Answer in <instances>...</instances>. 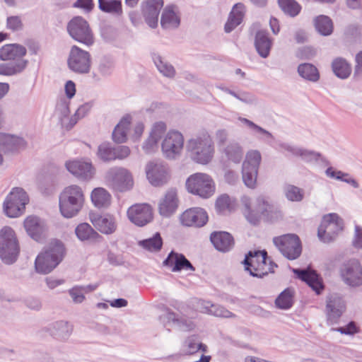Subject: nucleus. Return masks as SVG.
<instances>
[{
  "mask_svg": "<svg viewBox=\"0 0 362 362\" xmlns=\"http://www.w3.org/2000/svg\"><path fill=\"white\" fill-rule=\"evenodd\" d=\"M241 201L245 207V218L253 226H259L262 219L265 223H273L281 216V211L264 197H258L253 206L249 197L243 196Z\"/></svg>",
  "mask_w": 362,
  "mask_h": 362,
  "instance_id": "2",
  "label": "nucleus"
},
{
  "mask_svg": "<svg viewBox=\"0 0 362 362\" xmlns=\"http://www.w3.org/2000/svg\"><path fill=\"white\" fill-rule=\"evenodd\" d=\"M153 61L158 70L164 76L168 78H173L175 75V69L173 65L163 60L162 57L158 53H151Z\"/></svg>",
  "mask_w": 362,
  "mask_h": 362,
  "instance_id": "49",
  "label": "nucleus"
},
{
  "mask_svg": "<svg viewBox=\"0 0 362 362\" xmlns=\"http://www.w3.org/2000/svg\"><path fill=\"white\" fill-rule=\"evenodd\" d=\"M209 240L214 247L218 252L226 253L235 246L233 235L226 230H214L210 233Z\"/></svg>",
  "mask_w": 362,
  "mask_h": 362,
  "instance_id": "24",
  "label": "nucleus"
},
{
  "mask_svg": "<svg viewBox=\"0 0 362 362\" xmlns=\"http://www.w3.org/2000/svg\"><path fill=\"white\" fill-rule=\"evenodd\" d=\"M145 171L148 182L156 187L164 186L171 178L170 168L164 162L148 161Z\"/></svg>",
  "mask_w": 362,
  "mask_h": 362,
  "instance_id": "16",
  "label": "nucleus"
},
{
  "mask_svg": "<svg viewBox=\"0 0 362 362\" xmlns=\"http://www.w3.org/2000/svg\"><path fill=\"white\" fill-rule=\"evenodd\" d=\"M163 266L169 269L172 272L177 273L182 271L196 270L195 267L183 253L171 250L163 261Z\"/></svg>",
  "mask_w": 362,
  "mask_h": 362,
  "instance_id": "21",
  "label": "nucleus"
},
{
  "mask_svg": "<svg viewBox=\"0 0 362 362\" xmlns=\"http://www.w3.org/2000/svg\"><path fill=\"white\" fill-rule=\"evenodd\" d=\"M352 246L358 250L362 249V226L356 224L354 226V235L352 240Z\"/></svg>",
  "mask_w": 362,
  "mask_h": 362,
  "instance_id": "64",
  "label": "nucleus"
},
{
  "mask_svg": "<svg viewBox=\"0 0 362 362\" xmlns=\"http://www.w3.org/2000/svg\"><path fill=\"white\" fill-rule=\"evenodd\" d=\"M21 246L15 230L11 226L0 230V259L6 265L16 263L19 257Z\"/></svg>",
  "mask_w": 362,
  "mask_h": 362,
  "instance_id": "5",
  "label": "nucleus"
},
{
  "mask_svg": "<svg viewBox=\"0 0 362 362\" xmlns=\"http://www.w3.org/2000/svg\"><path fill=\"white\" fill-rule=\"evenodd\" d=\"M90 221L97 231L104 235H112L117 228L116 218L114 215L106 213L105 214H90Z\"/></svg>",
  "mask_w": 362,
  "mask_h": 362,
  "instance_id": "22",
  "label": "nucleus"
},
{
  "mask_svg": "<svg viewBox=\"0 0 362 362\" xmlns=\"http://www.w3.org/2000/svg\"><path fill=\"white\" fill-rule=\"evenodd\" d=\"M113 62L110 56H104L100 61L98 71L103 76L111 74Z\"/></svg>",
  "mask_w": 362,
  "mask_h": 362,
  "instance_id": "60",
  "label": "nucleus"
},
{
  "mask_svg": "<svg viewBox=\"0 0 362 362\" xmlns=\"http://www.w3.org/2000/svg\"><path fill=\"white\" fill-rule=\"evenodd\" d=\"M195 302L197 304L196 310L200 313L223 318H230L236 316L233 313L221 305L213 304L210 301L198 298H195Z\"/></svg>",
  "mask_w": 362,
  "mask_h": 362,
  "instance_id": "31",
  "label": "nucleus"
},
{
  "mask_svg": "<svg viewBox=\"0 0 362 362\" xmlns=\"http://www.w3.org/2000/svg\"><path fill=\"white\" fill-rule=\"evenodd\" d=\"M273 243L280 253L291 261L299 258L303 252L302 241L296 233L275 236L273 238Z\"/></svg>",
  "mask_w": 362,
  "mask_h": 362,
  "instance_id": "10",
  "label": "nucleus"
},
{
  "mask_svg": "<svg viewBox=\"0 0 362 362\" xmlns=\"http://www.w3.org/2000/svg\"><path fill=\"white\" fill-rule=\"evenodd\" d=\"M344 35L351 42H357L362 37V26L358 23L349 24L344 29Z\"/></svg>",
  "mask_w": 362,
  "mask_h": 362,
  "instance_id": "52",
  "label": "nucleus"
},
{
  "mask_svg": "<svg viewBox=\"0 0 362 362\" xmlns=\"http://www.w3.org/2000/svg\"><path fill=\"white\" fill-rule=\"evenodd\" d=\"M317 54L315 48L311 46H304L298 49L296 57L301 60H310Z\"/></svg>",
  "mask_w": 362,
  "mask_h": 362,
  "instance_id": "59",
  "label": "nucleus"
},
{
  "mask_svg": "<svg viewBox=\"0 0 362 362\" xmlns=\"http://www.w3.org/2000/svg\"><path fill=\"white\" fill-rule=\"evenodd\" d=\"M26 54L25 47L18 43L6 44L0 48V60L4 62L23 59Z\"/></svg>",
  "mask_w": 362,
  "mask_h": 362,
  "instance_id": "34",
  "label": "nucleus"
},
{
  "mask_svg": "<svg viewBox=\"0 0 362 362\" xmlns=\"http://www.w3.org/2000/svg\"><path fill=\"white\" fill-rule=\"evenodd\" d=\"M184 146V136L177 130L168 132L161 143L163 156L168 160H175L182 153Z\"/></svg>",
  "mask_w": 362,
  "mask_h": 362,
  "instance_id": "18",
  "label": "nucleus"
},
{
  "mask_svg": "<svg viewBox=\"0 0 362 362\" xmlns=\"http://www.w3.org/2000/svg\"><path fill=\"white\" fill-rule=\"evenodd\" d=\"M85 203V195L82 188L77 185L64 187L59 196L60 214L66 219L77 216Z\"/></svg>",
  "mask_w": 362,
  "mask_h": 362,
  "instance_id": "4",
  "label": "nucleus"
},
{
  "mask_svg": "<svg viewBox=\"0 0 362 362\" xmlns=\"http://www.w3.org/2000/svg\"><path fill=\"white\" fill-rule=\"evenodd\" d=\"M274 41V38L270 36L267 30L259 29L256 31L254 46L259 57L266 59L269 56Z\"/></svg>",
  "mask_w": 362,
  "mask_h": 362,
  "instance_id": "29",
  "label": "nucleus"
},
{
  "mask_svg": "<svg viewBox=\"0 0 362 362\" xmlns=\"http://www.w3.org/2000/svg\"><path fill=\"white\" fill-rule=\"evenodd\" d=\"M181 23L180 12L175 4L167 5L161 14L160 26L163 29H176Z\"/></svg>",
  "mask_w": 362,
  "mask_h": 362,
  "instance_id": "33",
  "label": "nucleus"
},
{
  "mask_svg": "<svg viewBox=\"0 0 362 362\" xmlns=\"http://www.w3.org/2000/svg\"><path fill=\"white\" fill-rule=\"evenodd\" d=\"M242 180L245 186L249 189H254L257 187V176L259 169L255 168L247 163L242 165L241 169Z\"/></svg>",
  "mask_w": 362,
  "mask_h": 362,
  "instance_id": "43",
  "label": "nucleus"
},
{
  "mask_svg": "<svg viewBox=\"0 0 362 362\" xmlns=\"http://www.w3.org/2000/svg\"><path fill=\"white\" fill-rule=\"evenodd\" d=\"M290 271L296 279L300 280L308 285L317 296L323 293L325 284L320 274L315 269H311L310 265L305 269L294 268L288 265Z\"/></svg>",
  "mask_w": 362,
  "mask_h": 362,
  "instance_id": "15",
  "label": "nucleus"
},
{
  "mask_svg": "<svg viewBox=\"0 0 362 362\" xmlns=\"http://www.w3.org/2000/svg\"><path fill=\"white\" fill-rule=\"evenodd\" d=\"M111 199L110 193L101 187L94 188L90 193L91 202L99 209L108 207L111 204Z\"/></svg>",
  "mask_w": 362,
  "mask_h": 362,
  "instance_id": "39",
  "label": "nucleus"
},
{
  "mask_svg": "<svg viewBox=\"0 0 362 362\" xmlns=\"http://www.w3.org/2000/svg\"><path fill=\"white\" fill-rule=\"evenodd\" d=\"M65 168L69 173L81 181H90L96 174L95 167L88 158H81L66 160Z\"/></svg>",
  "mask_w": 362,
  "mask_h": 362,
  "instance_id": "17",
  "label": "nucleus"
},
{
  "mask_svg": "<svg viewBox=\"0 0 362 362\" xmlns=\"http://www.w3.org/2000/svg\"><path fill=\"white\" fill-rule=\"evenodd\" d=\"M137 245L151 253L161 251L163 246V239L160 232H156L151 237L138 241Z\"/></svg>",
  "mask_w": 362,
  "mask_h": 362,
  "instance_id": "38",
  "label": "nucleus"
},
{
  "mask_svg": "<svg viewBox=\"0 0 362 362\" xmlns=\"http://www.w3.org/2000/svg\"><path fill=\"white\" fill-rule=\"evenodd\" d=\"M57 175L54 173H45L39 180V188L45 195L52 194L57 185Z\"/></svg>",
  "mask_w": 362,
  "mask_h": 362,
  "instance_id": "46",
  "label": "nucleus"
},
{
  "mask_svg": "<svg viewBox=\"0 0 362 362\" xmlns=\"http://www.w3.org/2000/svg\"><path fill=\"white\" fill-rule=\"evenodd\" d=\"M23 24L18 16H11L7 17L6 28L12 31H18L22 30Z\"/></svg>",
  "mask_w": 362,
  "mask_h": 362,
  "instance_id": "62",
  "label": "nucleus"
},
{
  "mask_svg": "<svg viewBox=\"0 0 362 362\" xmlns=\"http://www.w3.org/2000/svg\"><path fill=\"white\" fill-rule=\"evenodd\" d=\"M236 200L226 193L219 195L214 204L216 212L218 215H223L226 211L231 212L234 210Z\"/></svg>",
  "mask_w": 362,
  "mask_h": 362,
  "instance_id": "45",
  "label": "nucleus"
},
{
  "mask_svg": "<svg viewBox=\"0 0 362 362\" xmlns=\"http://www.w3.org/2000/svg\"><path fill=\"white\" fill-rule=\"evenodd\" d=\"M239 119L243 124L246 125L247 127H249L250 129H252L255 133L263 135L268 139L273 138V136L271 132H269L267 129L262 128V127L257 125L252 120H250L245 117H240Z\"/></svg>",
  "mask_w": 362,
  "mask_h": 362,
  "instance_id": "55",
  "label": "nucleus"
},
{
  "mask_svg": "<svg viewBox=\"0 0 362 362\" xmlns=\"http://www.w3.org/2000/svg\"><path fill=\"white\" fill-rule=\"evenodd\" d=\"M327 318L332 324L337 323L344 311L335 308L331 303H327Z\"/></svg>",
  "mask_w": 362,
  "mask_h": 362,
  "instance_id": "58",
  "label": "nucleus"
},
{
  "mask_svg": "<svg viewBox=\"0 0 362 362\" xmlns=\"http://www.w3.org/2000/svg\"><path fill=\"white\" fill-rule=\"evenodd\" d=\"M334 75L339 79H347L351 74V64L344 57H338L333 59L331 64Z\"/></svg>",
  "mask_w": 362,
  "mask_h": 362,
  "instance_id": "36",
  "label": "nucleus"
},
{
  "mask_svg": "<svg viewBox=\"0 0 362 362\" xmlns=\"http://www.w3.org/2000/svg\"><path fill=\"white\" fill-rule=\"evenodd\" d=\"M164 5L163 0H144L141 4V11L146 23L151 28L158 24V16Z\"/></svg>",
  "mask_w": 362,
  "mask_h": 362,
  "instance_id": "23",
  "label": "nucleus"
},
{
  "mask_svg": "<svg viewBox=\"0 0 362 362\" xmlns=\"http://www.w3.org/2000/svg\"><path fill=\"white\" fill-rule=\"evenodd\" d=\"M314 26L316 31L322 36L331 35L334 32V23L332 19L324 14H320L314 18Z\"/></svg>",
  "mask_w": 362,
  "mask_h": 362,
  "instance_id": "40",
  "label": "nucleus"
},
{
  "mask_svg": "<svg viewBox=\"0 0 362 362\" xmlns=\"http://www.w3.org/2000/svg\"><path fill=\"white\" fill-rule=\"evenodd\" d=\"M119 33V30L110 24L103 23L100 26V37L105 43H112L116 41Z\"/></svg>",
  "mask_w": 362,
  "mask_h": 362,
  "instance_id": "50",
  "label": "nucleus"
},
{
  "mask_svg": "<svg viewBox=\"0 0 362 362\" xmlns=\"http://www.w3.org/2000/svg\"><path fill=\"white\" fill-rule=\"evenodd\" d=\"M224 153L227 158L234 163H240L243 159V150L242 146L238 144H230L224 148Z\"/></svg>",
  "mask_w": 362,
  "mask_h": 362,
  "instance_id": "51",
  "label": "nucleus"
},
{
  "mask_svg": "<svg viewBox=\"0 0 362 362\" xmlns=\"http://www.w3.org/2000/svg\"><path fill=\"white\" fill-rule=\"evenodd\" d=\"M167 130V125L165 122L159 121L155 122L151 128L150 134L151 136L157 138V136H160V139L163 138L165 132Z\"/></svg>",
  "mask_w": 362,
  "mask_h": 362,
  "instance_id": "63",
  "label": "nucleus"
},
{
  "mask_svg": "<svg viewBox=\"0 0 362 362\" xmlns=\"http://www.w3.org/2000/svg\"><path fill=\"white\" fill-rule=\"evenodd\" d=\"M23 227L32 240L38 243L43 242L45 224L41 218L35 215L27 216L23 221Z\"/></svg>",
  "mask_w": 362,
  "mask_h": 362,
  "instance_id": "27",
  "label": "nucleus"
},
{
  "mask_svg": "<svg viewBox=\"0 0 362 362\" xmlns=\"http://www.w3.org/2000/svg\"><path fill=\"white\" fill-rule=\"evenodd\" d=\"M127 215L131 223L144 227L153 219V209L148 203L134 204L129 206Z\"/></svg>",
  "mask_w": 362,
  "mask_h": 362,
  "instance_id": "19",
  "label": "nucleus"
},
{
  "mask_svg": "<svg viewBox=\"0 0 362 362\" xmlns=\"http://www.w3.org/2000/svg\"><path fill=\"white\" fill-rule=\"evenodd\" d=\"M298 75L303 79L310 82H317L320 78V73L313 64L304 62L298 64L297 67Z\"/></svg>",
  "mask_w": 362,
  "mask_h": 362,
  "instance_id": "41",
  "label": "nucleus"
},
{
  "mask_svg": "<svg viewBox=\"0 0 362 362\" xmlns=\"http://www.w3.org/2000/svg\"><path fill=\"white\" fill-rule=\"evenodd\" d=\"M29 196L21 187H13L6 195L3 203V211L6 216L14 218L23 215L25 206L29 203Z\"/></svg>",
  "mask_w": 362,
  "mask_h": 362,
  "instance_id": "8",
  "label": "nucleus"
},
{
  "mask_svg": "<svg viewBox=\"0 0 362 362\" xmlns=\"http://www.w3.org/2000/svg\"><path fill=\"white\" fill-rule=\"evenodd\" d=\"M105 185L114 192L125 193L131 191L134 186L132 172L122 166L110 168L104 175Z\"/></svg>",
  "mask_w": 362,
  "mask_h": 362,
  "instance_id": "6",
  "label": "nucleus"
},
{
  "mask_svg": "<svg viewBox=\"0 0 362 362\" xmlns=\"http://www.w3.org/2000/svg\"><path fill=\"white\" fill-rule=\"evenodd\" d=\"M66 255L65 244L58 238H53L37 255L34 267L40 274H48L63 261Z\"/></svg>",
  "mask_w": 362,
  "mask_h": 362,
  "instance_id": "3",
  "label": "nucleus"
},
{
  "mask_svg": "<svg viewBox=\"0 0 362 362\" xmlns=\"http://www.w3.org/2000/svg\"><path fill=\"white\" fill-rule=\"evenodd\" d=\"M286 197L291 202H300L304 198V191L295 185H288L286 192Z\"/></svg>",
  "mask_w": 362,
  "mask_h": 362,
  "instance_id": "56",
  "label": "nucleus"
},
{
  "mask_svg": "<svg viewBox=\"0 0 362 362\" xmlns=\"http://www.w3.org/2000/svg\"><path fill=\"white\" fill-rule=\"evenodd\" d=\"M132 121L131 115H124L115 125L112 132V139L117 144H124L128 139V131Z\"/></svg>",
  "mask_w": 362,
  "mask_h": 362,
  "instance_id": "35",
  "label": "nucleus"
},
{
  "mask_svg": "<svg viewBox=\"0 0 362 362\" xmlns=\"http://www.w3.org/2000/svg\"><path fill=\"white\" fill-rule=\"evenodd\" d=\"M187 191L193 195L207 199L211 197L216 191V185L211 176L204 173H195L186 180Z\"/></svg>",
  "mask_w": 362,
  "mask_h": 362,
  "instance_id": "7",
  "label": "nucleus"
},
{
  "mask_svg": "<svg viewBox=\"0 0 362 362\" xmlns=\"http://www.w3.org/2000/svg\"><path fill=\"white\" fill-rule=\"evenodd\" d=\"M28 59H20L14 63L0 64V75L5 76H15L22 73L28 65Z\"/></svg>",
  "mask_w": 362,
  "mask_h": 362,
  "instance_id": "42",
  "label": "nucleus"
},
{
  "mask_svg": "<svg viewBox=\"0 0 362 362\" xmlns=\"http://www.w3.org/2000/svg\"><path fill=\"white\" fill-rule=\"evenodd\" d=\"M179 199L177 189L171 188L167 191L164 198L158 204L159 214L163 217L168 218L174 214L178 208Z\"/></svg>",
  "mask_w": 362,
  "mask_h": 362,
  "instance_id": "32",
  "label": "nucleus"
},
{
  "mask_svg": "<svg viewBox=\"0 0 362 362\" xmlns=\"http://www.w3.org/2000/svg\"><path fill=\"white\" fill-rule=\"evenodd\" d=\"M66 31L74 40L88 47L95 43V37L89 23L81 16H75L69 21Z\"/></svg>",
  "mask_w": 362,
  "mask_h": 362,
  "instance_id": "9",
  "label": "nucleus"
},
{
  "mask_svg": "<svg viewBox=\"0 0 362 362\" xmlns=\"http://www.w3.org/2000/svg\"><path fill=\"white\" fill-rule=\"evenodd\" d=\"M187 149L190 152L192 160L198 164L206 165L214 157V144L209 138L198 136L190 139L187 141Z\"/></svg>",
  "mask_w": 362,
  "mask_h": 362,
  "instance_id": "11",
  "label": "nucleus"
},
{
  "mask_svg": "<svg viewBox=\"0 0 362 362\" xmlns=\"http://www.w3.org/2000/svg\"><path fill=\"white\" fill-rule=\"evenodd\" d=\"M295 303V290L293 287L284 288L275 298L274 305L277 309L288 310Z\"/></svg>",
  "mask_w": 362,
  "mask_h": 362,
  "instance_id": "37",
  "label": "nucleus"
},
{
  "mask_svg": "<svg viewBox=\"0 0 362 362\" xmlns=\"http://www.w3.org/2000/svg\"><path fill=\"white\" fill-rule=\"evenodd\" d=\"M0 146L5 153H18L27 148L28 142L22 136L0 132Z\"/></svg>",
  "mask_w": 362,
  "mask_h": 362,
  "instance_id": "26",
  "label": "nucleus"
},
{
  "mask_svg": "<svg viewBox=\"0 0 362 362\" xmlns=\"http://www.w3.org/2000/svg\"><path fill=\"white\" fill-rule=\"evenodd\" d=\"M42 332L47 333L58 341H65L73 332V325L68 321L57 320L42 328Z\"/></svg>",
  "mask_w": 362,
  "mask_h": 362,
  "instance_id": "25",
  "label": "nucleus"
},
{
  "mask_svg": "<svg viewBox=\"0 0 362 362\" xmlns=\"http://www.w3.org/2000/svg\"><path fill=\"white\" fill-rule=\"evenodd\" d=\"M339 274L347 286L351 288L362 286V265L359 259L350 258L345 260L340 266Z\"/></svg>",
  "mask_w": 362,
  "mask_h": 362,
  "instance_id": "14",
  "label": "nucleus"
},
{
  "mask_svg": "<svg viewBox=\"0 0 362 362\" xmlns=\"http://www.w3.org/2000/svg\"><path fill=\"white\" fill-rule=\"evenodd\" d=\"M92 57L89 52L74 45L69 51L67 66L78 74H88L91 69Z\"/></svg>",
  "mask_w": 362,
  "mask_h": 362,
  "instance_id": "13",
  "label": "nucleus"
},
{
  "mask_svg": "<svg viewBox=\"0 0 362 362\" xmlns=\"http://www.w3.org/2000/svg\"><path fill=\"white\" fill-rule=\"evenodd\" d=\"M209 215L205 209L199 206L190 207L180 215L182 226L202 228L209 222Z\"/></svg>",
  "mask_w": 362,
  "mask_h": 362,
  "instance_id": "20",
  "label": "nucleus"
},
{
  "mask_svg": "<svg viewBox=\"0 0 362 362\" xmlns=\"http://www.w3.org/2000/svg\"><path fill=\"white\" fill-rule=\"evenodd\" d=\"M341 334L354 336V334L360 332V327L355 321H350L346 325L338 327L334 329Z\"/></svg>",
  "mask_w": 362,
  "mask_h": 362,
  "instance_id": "57",
  "label": "nucleus"
},
{
  "mask_svg": "<svg viewBox=\"0 0 362 362\" xmlns=\"http://www.w3.org/2000/svg\"><path fill=\"white\" fill-rule=\"evenodd\" d=\"M280 146L293 155L300 157L306 163L321 161L325 165H330L329 161L320 152L303 148H295L286 143H281Z\"/></svg>",
  "mask_w": 362,
  "mask_h": 362,
  "instance_id": "30",
  "label": "nucleus"
},
{
  "mask_svg": "<svg viewBox=\"0 0 362 362\" xmlns=\"http://www.w3.org/2000/svg\"><path fill=\"white\" fill-rule=\"evenodd\" d=\"M262 162V155L258 150H250L247 152L245 159L242 165L247 163L255 168L259 169Z\"/></svg>",
  "mask_w": 362,
  "mask_h": 362,
  "instance_id": "53",
  "label": "nucleus"
},
{
  "mask_svg": "<svg viewBox=\"0 0 362 362\" xmlns=\"http://www.w3.org/2000/svg\"><path fill=\"white\" fill-rule=\"evenodd\" d=\"M74 233L81 243L94 245L104 241L103 236L87 222L78 223L74 229Z\"/></svg>",
  "mask_w": 362,
  "mask_h": 362,
  "instance_id": "28",
  "label": "nucleus"
},
{
  "mask_svg": "<svg viewBox=\"0 0 362 362\" xmlns=\"http://www.w3.org/2000/svg\"><path fill=\"white\" fill-rule=\"evenodd\" d=\"M160 140V136L157 138L149 134L148 137L144 141L142 144V149L146 154H152L156 152L158 148V144Z\"/></svg>",
  "mask_w": 362,
  "mask_h": 362,
  "instance_id": "54",
  "label": "nucleus"
},
{
  "mask_svg": "<svg viewBox=\"0 0 362 362\" xmlns=\"http://www.w3.org/2000/svg\"><path fill=\"white\" fill-rule=\"evenodd\" d=\"M96 156L101 162L110 163L115 160L114 156L113 145L109 141H104L98 146L96 152Z\"/></svg>",
  "mask_w": 362,
  "mask_h": 362,
  "instance_id": "48",
  "label": "nucleus"
},
{
  "mask_svg": "<svg viewBox=\"0 0 362 362\" xmlns=\"http://www.w3.org/2000/svg\"><path fill=\"white\" fill-rule=\"evenodd\" d=\"M328 167L325 170V175L331 178L338 181L343 182L346 177H349V174L348 173L343 172L340 170L337 169L333 166L327 165Z\"/></svg>",
  "mask_w": 362,
  "mask_h": 362,
  "instance_id": "61",
  "label": "nucleus"
},
{
  "mask_svg": "<svg viewBox=\"0 0 362 362\" xmlns=\"http://www.w3.org/2000/svg\"><path fill=\"white\" fill-rule=\"evenodd\" d=\"M277 4L281 11L291 18L300 14L302 6L296 0H277Z\"/></svg>",
  "mask_w": 362,
  "mask_h": 362,
  "instance_id": "47",
  "label": "nucleus"
},
{
  "mask_svg": "<svg viewBox=\"0 0 362 362\" xmlns=\"http://www.w3.org/2000/svg\"><path fill=\"white\" fill-rule=\"evenodd\" d=\"M98 7L102 12L115 16H120L123 13L121 0H98Z\"/></svg>",
  "mask_w": 362,
  "mask_h": 362,
  "instance_id": "44",
  "label": "nucleus"
},
{
  "mask_svg": "<svg viewBox=\"0 0 362 362\" xmlns=\"http://www.w3.org/2000/svg\"><path fill=\"white\" fill-rule=\"evenodd\" d=\"M240 264L246 273L257 279H262L269 274H274V268L279 267L269 256L267 250L260 247L250 250L245 252Z\"/></svg>",
  "mask_w": 362,
  "mask_h": 362,
  "instance_id": "1",
  "label": "nucleus"
},
{
  "mask_svg": "<svg viewBox=\"0 0 362 362\" xmlns=\"http://www.w3.org/2000/svg\"><path fill=\"white\" fill-rule=\"evenodd\" d=\"M344 229V220L336 213H329L322 216L317 228V237L325 243L333 242L339 233Z\"/></svg>",
  "mask_w": 362,
  "mask_h": 362,
  "instance_id": "12",
  "label": "nucleus"
}]
</instances>
